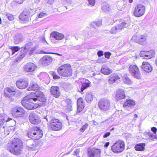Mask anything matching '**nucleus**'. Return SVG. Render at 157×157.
<instances>
[{
  "instance_id": "a878e982",
  "label": "nucleus",
  "mask_w": 157,
  "mask_h": 157,
  "mask_svg": "<svg viewBox=\"0 0 157 157\" xmlns=\"http://www.w3.org/2000/svg\"><path fill=\"white\" fill-rule=\"evenodd\" d=\"M51 36L57 40H61L64 37V35L56 31H53L51 34Z\"/></svg>"
},
{
  "instance_id": "603ef678",
  "label": "nucleus",
  "mask_w": 157,
  "mask_h": 157,
  "mask_svg": "<svg viewBox=\"0 0 157 157\" xmlns=\"http://www.w3.org/2000/svg\"><path fill=\"white\" fill-rule=\"evenodd\" d=\"M80 151L79 149H76L74 151L75 155L78 156V155L79 154Z\"/></svg>"
},
{
  "instance_id": "bf43d9fd",
  "label": "nucleus",
  "mask_w": 157,
  "mask_h": 157,
  "mask_svg": "<svg viewBox=\"0 0 157 157\" xmlns=\"http://www.w3.org/2000/svg\"><path fill=\"white\" fill-rule=\"evenodd\" d=\"M134 117L135 118H136L137 117V114H135L134 115Z\"/></svg>"
},
{
  "instance_id": "cd10ccee",
  "label": "nucleus",
  "mask_w": 157,
  "mask_h": 157,
  "mask_svg": "<svg viewBox=\"0 0 157 157\" xmlns=\"http://www.w3.org/2000/svg\"><path fill=\"white\" fill-rule=\"evenodd\" d=\"M124 24L123 23H121L115 26L112 27L111 29L110 32L112 33H115L118 31L121 30L124 28Z\"/></svg>"
},
{
  "instance_id": "423d86ee",
  "label": "nucleus",
  "mask_w": 157,
  "mask_h": 157,
  "mask_svg": "<svg viewBox=\"0 0 157 157\" xmlns=\"http://www.w3.org/2000/svg\"><path fill=\"white\" fill-rule=\"evenodd\" d=\"M48 126L51 130L58 131L62 129L63 125L60 119L53 118L51 120L49 123Z\"/></svg>"
},
{
  "instance_id": "473e14b6",
  "label": "nucleus",
  "mask_w": 157,
  "mask_h": 157,
  "mask_svg": "<svg viewBox=\"0 0 157 157\" xmlns=\"http://www.w3.org/2000/svg\"><path fill=\"white\" fill-rule=\"evenodd\" d=\"M90 82H85L82 83V86L81 88V92H82L83 90L90 86Z\"/></svg>"
},
{
  "instance_id": "39448f33",
  "label": "nucleus",
  "mask_w": 157,
  "mask_h": 157,
  "mask_svg": "<svg viewBox=\"0 0 157 157\" xmlns=\"http://www.w3.org/2000/svg\"><path fill=\"white\" fill-rule=\"evenodd\" d=\"M33 98V101L36 102L38 101V107L45 105L46 103L47 99L43 92L41 91H36L31 93Z\"/></svg>"
},
{
  "instance_id": "09e8293b",
  "label": "nucleus",
  "mask_w": 157,
  "mask_h": 157,
  "mask_svg": "<svg viewBox=\"0 0 157 157\" xmlns=\"http://www.w3.org/2000/svg\"><path fill=\"white\" fill-rule=\"evenodd\" d=\"M97 54L99 57H101L103 55V52L102 51L99 50Z\"/></svg>"
},
{
  "instance_id": "9d476101",
  "label": "nucleus",
  "mask_w": 157,
  "mask_h": 157,
  "mask_svg": "<svg viewBox=\"0 0 157 157\" xmlns=\"http://www.w3.org/2000/svg\"><path fill=\"white\" fill-rule=\"evenodd\" d=\"M124 142L121 140L117 141L111 147V150L114 153L118 154L122 152L124 149Z\"/></svg>"
},
{
  "instance_id": "79ce46f5",
  "label": "nucleus",
  "mask_w": 157,
  "mask_h": 157,
  "mask_svg": "<svg viewBox=\"0 0 157 157\" xmlns=\"http://www.w3.org/2000/svg\"><path fill=\"white\" fill-rule=\"evenodd\" d=\"M101 20H98L94 22L98 27H99L101 25Z\"/></svg>"
},
{
  "instance_id": "412c9836",
  "label": "nucleus",
  "mask_w": 157,
  "mask_h": 157,
  "mask_svg": "<svg viewBox=\"0 0 157 157\" xmlns=\"http://www.w3.org/2000/svg\"><path fill=\"white\" fill-rule=\"evenodd\" d=\"M16 85L19 89H23L26 88L28 86L29 83L26 80L20 79L17 81Z\"/></svg>"
},
{
  "instance_id": "393cba45",
  "label": "nucleus",
  "mask_w": 157,
  "mask_h": 157,
  "mask_svg": "<svg viewBox=\"0 0 157 157\" xmlns=\"http://www.w3.org/2000/svg\"><path fill=\"white\" fill-rule=\"evenodd\" d=\"M120 79V77L117 74H113L108 77V82L109 84H113Z\"/></svg>"
},
{
  "instance_id": "4d7b16f0",
  "label": "nucleus",
  "mask_w": 157,
  "mask_h": 157,
  "mask_svg": "<svg viewBox=\"0 0 157 157\" xmlns=\"http://www.w3.org/2000/svg\"><path fill=\"white\" fill-rule=\"evenodd\" d=\"M155 65L157 66V57L155 60Z\"/></svg>"
},
{
  "instance_id": "4c0bfd02",
  "label": "nucleus",
  "mask_w": 157,
  "mask_h": 157,
  "mask_svg": "<svg viewBox=\"0 0 157 157\" xmlns=\"http://www.w3.org/2000/svg\"><path fill=\"white\" fill-rule=\"evenodd\" d=\"M26 53V52L25 51L21 50L20 52L19 58L20 59H22L25 56Z\"/></svg>"
},
{
  "instance_id": "dca6fc26",
  "label": "nucleus",
  "mask_w": 157,
  "mask_h": 157,
  "mask_svg": "<svg viewBox=\"0 0 157 157\" xmlns=\"http://www.w3.org/2000/svg\"><path fill=\"white\" fill-rule=\"evenodd\" d=\"M4 93L5 96L12 98L16 94V90L13 87H7L5 88Z\"/></svg>"
},
{
  "instance_id": "f3484780",
  "label": "nucleus",
  "mask_w": 157,
  "mask_h": 157,
  "mask_svg": "<svg viewBox=\"0 0 157 157\" xmlns=\"http://www.w3.org/2000/svg\"><path fill=\"white\" fill-rule=\"evenodd\" d=\"M50 92L51 95L55 98H58L61 95L60 88L58 86H52L50 89Z\"/></svg>"
},
{
  "instance_id": "0eeeda50",
  "label": "nucleus",
  "mask_w": 157,
  "mask_h": 157,
  "mask_svg": "<svg viewBox=\"0 0 157 157\" xmlns=\"http://www.w3.org/2000/svg\"><path fill=\"white\" fill-rule=\"evenodd\" d=\"M130 75L134 78L139 79L142 78V74L139 67L136 65H130L128 67Z\"/></svg>"
},
{
  "instance_id": "3c124183",
  "label": "nucleus",
  "mask_w": 157,
  "mask_h": 157,
  "mask_svg": "<svg viewBox=\"0 0 157 157\" xmlns=\"http://www.w3.org/2000/svg\"><path fill=\"white\" fill-rule=\"evenodd\" d=\"M111 133L110 132H107L105 133L103 136L104 138H106L110 135Z\"/></svg>"
},
{
  "instance_id": "f8f14e48",
  "label": "nucleus",
  "mask_w": 157,
  "mask_h": 157,
  "mask_svg": "<svg viewBox=\"0 0 157 157\" xmlns=\"http://www.w3.org/2000/svg\"><path fill=\"white\" fill-rule=\"evenodd\" d=\"M101 153L100 149L94 147L88 149L87 155L88 157H100Z\"/></svg>"
},
{
  "instance_id": "c85d7f7f",
  "label": "nucleus",
  "mask_w": 157,
  "mask_h": 157,
  "mask_svg": "<svg viewBox=\"0 0 157 157\" xmlns=\"http://www.w3.org/2000/svg\"><path fill=\"white\" fill-rule=\"evenodd\" d=\"M28 90H29L40 91V87L37 83L33 82L29 86Z\"/></svg>"
},
{
  "instance_id": "9b49d317",
  "label": "nucleus",
  "mask_w": 157,
  "mask_h": 157,
  "mask_svg": "<svg viewBox=\"0 0 157 157\" xmlns=\"http://www.w3.org/2000/svg\"><path fill=\"white\" fill-rule=\"evenodd\" d=\"M145 11V7L142 4H139L135 6L133 14L135 17H140L144 14Z\"/></svg>"
},
{
  "instance_id": "7ed1b4c3",
  "label": "nucleus",
  "mask_w": 157,
  "mask_h": 157,
  "mask_svg": "<svg viewBox=\"0 0 157 157\" xmlns=\"http://www.w3.org/2000/svg\"><path fill=\"white\" fill-rule=\"evenodd\" d=\"M27 135L29 138L34 140H37L42 137L43 134L39 127L35 126L29 130Z\"/></svg>"
},
{
  "instance_id": "58836bf2",
  "label": "nucleus",
  "mask_w": 157,
  "mask_h": 157,
  "mask_svg": "<svg viewBox=\"0 0 157 157\" xmlns=\"http://www.w3.org/2000/svg\"><path fill=\"white\" fill-rule=\"evenodd\" d=\"M52 76L53 78L54 79H59L60 78V76L57 75L55 71H52Z\"/></svg>"
},
{
  "instance_id": "4468645a",
  "label": "nucleus",
  "mask_w": 157,
  "mask_h": 157,
  "mask_svg": "<svg viewBox=\"0 0 157 157\" xmlns=\"http://www.w3.org/2000/svg\"><path fill=\"white\" fill-rule=\"evenodd\" d=\"M31 17L30 11L28 10H24L19 15V19L23 22H26L29 21Z\"/></svg>"
},
{
  "instance_id": "6e6552de",
  "label": "nucleus",
  "mask_w": 157,
  "mask_h": 157,
  "mask_svg": "<svg viewBox=\"0 0 157 157\" xmlns=\"http://www.w3.org/2000/svg\"><path fill=\"white\" fill-rule=\"evenodd\" d=\"M98 106L101 110L107 112L110 109V101L107 98H102L98 101Z\"/></svg>"
},
{
  "instance_id": "c9c22d12",
  "label": "nucleus",
  "mask_w": 157,
  "mask_h": 157,
  "mask_svg": "<svg viewBox=\"0 0 157 157\" xmlns=\"http://www.w3.org/2000/svg\"><path fill=\"white\" fill-rule=\"evenodd\" d=\"M123 81L125 84L128 85L131 84L132 82L130 79L128 77H124L123 79Z\"/></svg>"
},
{
  "instance_id": "4be33fe9",
  "label": "nucleus",
  "mask_w": 157,
  "mask_h": 157,
  "mask_svg": "<svg viewBox=\"0 0 157 157\" xmlns=\"http://www.w3.org/2000/svg\"><path fill=\"white\" fill-rule=\"evenodd\" d=\"M147 37L144 35H141L136 37L135 41L136 43L142 45H145L147 44Z\"/></svg>"
},
{
  "instance_id": "1a4fd4ad",
  "label": "nucleus",
  "mask_w": 157,
  "mask_h": 157,
  "mask_svg": "<svg viewBox=\"0 0 157 157\" xmlns=\"http://www.w3.org/2000/svg\"><path fill=\"white\" fill-rule=\"evenodd\" d=\"M25 113V109L20 106H16L13 107L11 110V113L15 118H18L23 117Z\"/></svg>"
},
{
  "instance_id": "a18cd8bd",
  "label": "nucleus",
  "mask_w": 157,
  "mask_h": 157,
  "mask_svg": "<svg viewBox=\"0 0 157 157\" xmlns=\"http://www.w3.org/2000/svg\"><path fill=\"white\" fill-rule=\"evenodd\" d=\"M105 57L107 59H109L110 56L111 55V53L109 52H106L104 53Z\"/></svg>"
},
{
  "instance_id": "5fc2aeb1",
  "label": "nucleus",
  "mask_w": 157,
  "mask_h": 157,
  "mask_svg": "<svg viewBox=\"0 0 157 157\" xmlns=\"http://www.w3.org/2000/svg\"><path fill=\"white\" fill-rule=\"evenodd\" d=\"M109 144L110 143L109 142H107L105 143V144L104 145V147H107L109 145Z\"/></svg>"
},
{
  "instance_id": "864d4df0",
  "label": "nucleus",
  "mask_w": 157,
  "mask_h": 157,
  "mask_svg": "<svg viewBox=\"0 0 157 157\" xmlns=\"http://www.w3.org/2000/svg\"><path fill=\"white\" fill-rule=\"evenodd\" d=\"M49 53V54H54L56 55H57L59 56H62V55L61 54H59L57 53H54V52H47V53Z\"/></svg>"
},
{
  "instance_id": "e433bc0d",
  "label": "nucleus",
  "mask_w": 157,
  "mask_h": 157,
  "mask_svg": "<svg viewBox=\"0 0 157 157\" xmlns=\"http://www.w3.org/2000/svg\"><path fill=\"white\" fill-rule=\"evenodd\" d=\"M88 126V124L85 123L83 125L82 127L79 129V131L82 132H83L87 128Z\"/></svg>"
},
{
  "instance_id": "de8ad7c7",
  "label": "nucleus",
  "mask_w": 157,
  "mask_h": 157,
  "mask_svg": "<svg viewBox=\"0 0 157 157\" xmlns=\"http://www.w3.org/2000/svg\"><path fill=\"white\" fill-rule=\"evenodd\" d=\"M5 123L4 119H0V127L2 126Z\"/></svg>"
},
{
  "instance_id": "13d9d810",
  "label": "nucleus",
  "mask_w": 157,
  "mask_h": 157,
  "mask_svg": "<svg viewBox=\"0 0 157 157\" xmlns=\"http://www.w3.org/2000/svg\"><path fill=\"white\" fill-rule=\"evenodd\" d=\"M133 0H129V2L130 3H132L133 2Z\"/></svg>"
},
{
  "instance_id": "2eb2a0df",
  "label": "nucleus",
  "mask_w": 157,
  "mask_h": 157,
  "mask_svg": "<svg viewBox=\"0 0 157 157\" xmlns=\"http://www.w3.org/2000/svg\"><path fill=\"white\" fill-rule=\"evenodd\" d=\"M155 52L153 50L145 51H141L140 53V56L144 59H150L155 56Z\"/></svg>"
},
{
  "instance_id": "6e6d98bb",
  "label": "nucleus",
  "mask_w": 157,
  "mask_h": 157,
  "mask_svg": "<svg viewBox=\"0 0 157 157\" xmlns=\"http://www.w3.org/2000/svg\"><path fill=\"white\" fill-rule=\"evenodd\" d=\"M12 120V118H8V119L6 121V122H8V121H11Z\"/></svg>"
},
{
  "instance_id": "49530a36",
  "label": "nucleus",
  "mask_w": 157,
  "mask_h": 157,
  "mask_svg": "<svg viewBox=\"0 0 157 157\" xmlns=\"http://www.w3.org/2000/svg\"><path fill=\"white\" fill-rule=\"evenodd\" d=\"M89 4L91 6H94L95 4V0H88Z\"/></svg>"
},
{
  "instance_id": "052dcab7",
  "label": "nucleus",
  "mask_w": 157,
  "mask_h": 157,
  "mask_svg": "<svg viewBox=\"0 0 157 157\" xmlns=\"http://www.w3.org/2000/svg\"><path fill=\"white\" fill-rule=\"evenodd\" d=\"M2 24V19L0 17V25Z\"/></svg>"
},
{
  "instance_id": "8fccbe9b",
  "label": "nucleus",
  "mask_w": 157,
  "mask_h": 157,
  "mask_svg": "<svg viewBox=\"0 0 157 157\" xmlns=\"http://www.w3.org/2000/svg\"><path fill=\"white\" fill-rule=\"evenodd\" d=\"M151 131L153 132L155 134H156L157 131V129L156 127H152L151 128Z\"/></svg>"
},
{
  "instance_id": "a19ab883",
  "label": "nucleus",
  "mask_w": 157,
  "mask_h": 157,
  "mask_svg": "<svg viewBox=\"0 0 157 157\" xmlns=\"http://www.w3.org/2000/svg\"><path fill=\"white\" fill-rule=\"evenodd\" d=\"M116 20H114V18L113 17L109 18L108 20V22L110 25H113Z\"/></svg>"
},
{
  "instance_id": "f704fd0d",
  "label": "nucleus",
  "mask_w": 157,
  "mask_h": 157,
  "mask_svg": "<svg viewBox=\"0 0 157 157\" xmlns=\"http://www.w3.org/2000/svg\"><path fill=\"white\" fill-rule=\"evenodd\" d=\"M15 130V128L12 126H9L7 127L5 130V132H7V134H9L11 131H14Z\"/></svg>"
},
{
  "instance_id": "f03ea898",
  "label": "nucleus",
  "mask_w": 157,
  "mask_h": 157,
  "mask_svg": "<svg viewBox=\"0 0 157 157\" xmlns=\"http://www.w3.org/2000/svg\"><path fill=\"white\" fill-rule=\"evenodd\" d=\"M31 93L29 95L24 97L21 101V105L27 110H34L38 107L37 103L33 102V97Z\"/></svg>"
},
{
  "instance_id": "20e7f679",
  "label": "nucleus",
  "mask_w": 157,
  "mask_h": 157,
  "mask_svg": "<svg viewBox=\"0 0 157 157\" xmlns=\"http://www.w3.org/2000/svg\"><path fill=\"white\" fill-rule=\"evenodd\" d=\"M57 71L60 76L63 77H69L73 74L71 66L69 63L64 64L59 66L57 69Z\"/></svg>"
},
{
  "instance_id": "7c9ffc66",
  "label": "nucleus",
  "mask_w": 157,
  "mask_h": 157,
  "mask_svg": "<svg viewBox=\"0 0 157 157\" xmlns=\"http://www.w3.org/2000/svg\"><path fill=\"white\" fill-rule=\"evenodd\" d=\"M94 95L91 92L87 93L85 96V100L88 103H90L93 100L94 98Z\"/></svg>"
},
{
  "instance_id": "6ab92c4d",
  "label": "nucleus",
  "mask_w": 157,
  "mask_h": 157,
  "mask_svg": "<svg viewBox=\"0 0 157 157\" xmlns=\"http://www.w3.org/2000/svg\"><path fill=\"white\" fill-rule=\"evenodd\" d=\"M37 68L36 65L34 63L29 62L27 63L24 66V70L28 72H32L34 71Z\"/></svg>"
},
{
  "instance_id": "680f3d73",
  "label": "nucleus",
  "mask_w": 157,
  "mask_h": 157,
  "mask_svg": "<svg viewBox=\"0 0 157 157\" xmlns=\"http://www.w3.org/2000/svg\"><path fill=\"white\" fill-rule=\"evenodd\" d=\"M26 47H24V49L25 50L26 49Z\"/></svg>"
},
{
  "instance_id": "ea45409f",
  "label": "nucleus",
  "mask_w": 157,
  "mask_h": 157,
  "mask_svg": "<svg viewBox=\"0 0 157 157\" xmlns=\"http://www.w3.org/2000/svg\"><path fill=\"white\" fill-rule=\"evenodd\" d=\"M65 102L68 106H71L72 105V102L70 98H67L65 100Z\"/></svg>"
},
{
  "instance_id": "ddd939ff",
  "label": "nucleus",
  "mask_w": 157,
  "mask_h": 157,
  "mask_svg": "<svg viewBox=\"0 0 157 157\" xmlns=\"http://www.w3.org/2000/svg\"><path fill=\"white\" fill-rule=\"evenodd\" d=\"M29 119L30 122L34 125L38 124L41 122V120L38 115L34 112H32L30 113Z\"/></svg>"
},
{
  "instance_id": "b1692460",
  "label": "nucleus",
  "mask_w": 157,
  "mask_h": 157,
  "mask_svg": "<svg viewBox=\"0 0 157 157\" xmlns=\"http://www.w3.org/2000/svg\"><path fill=\"white\" fill-rule=\"evenodd\" d=\"M141 67L144 71L147 72H151L152 70V67L147 62H143Z\"/></svg>"
},
{
  "instance_id": "5701e85b",
  "label": "nucleus",
  "mask_w": 157,
  "mask_h": 157,
  "mask_svg": "<svg viewBox=\"0 0 157 157\" xmlns=\"http://www.w3.org/2000/svg\"><path fill=\"white\" fill-rule=\"evenodd\" d=\"M52 58L49 56L46 55L44 56L40 60L41 63L44 65H48L52 62Z\"/></svg>"
},
{
  "instance_id": "c03bdc74",
  "label": "nucleus",
  "mask_w": 157,
  "mask_h": 157,
  "mask_svg": "<svg viewBox=\"0 0 157 157\" xmlns=\"http://www.w3.org/2000/svg\"><path fill=\"white\" fill-rule=\"evenodd\" d=\"M7 16L9 20L10 21H12L14 19V17L11 14H8L7 15Z\"/></svg>"
},
{
  "instance_id": "37998d69",
  "label": "nucleus",
  "mask_w": 157,
  "mask_h": 157,
  "mask_svg": "<svg viewBox=\"0 0 157 157\" xmlns=\"http://www.w3.org/2000/svg\"><path fill=\"white\" fill-rule=\"evenodd\" d=\"M47 15V14L44 12H40L38 14V17L39 18H42L44 17Z\"/></svg>"
},
{
  "instance_id": "72a5a7b5",
  "label": "nucleus",
  "mask_w": 157,
  "mask_h": 157,
  "mask_svg": "<svg viewBox=\"0 0 157 157\" xmlns=\"http://www.w3.org/2000/svg\"><path fill=\"white\" fill-rule=\"evenodd\" d=\"M10 48L12 51V54L13 55L16 52H18L20 49V47L18 46H11Z\"/></svg>"
},
{
  "instance_id": "a211bd4d",
  "label": "nucleus",
  "mask_w": 157,
  "mask_h": 157,
  "mask_svg": "<svg viewBox=\"0 0 157 157\" xmlns=\"http://www.w3.org/2000/svg\"><path fill=\"white\" fill-rule=\"evenodd\" d=\"M77 112L80 113L84 109L85 106V102L82 97L78 98L77 101Z\"/></svg>"
},
{
  "instance_id": "bb28decb",
  "label": "nucleus",
  "mask_w": 157,
  "mask_h": 157,
  "mask_svg": "<svg viewBox=\"0 0 157 157\" xmlns=\"http://www.w3.org/2000/svg\"><path fill=\"white\" fill-rule=\"evenodd\" d=\"M136 104V101L132 99H128L125 100L124 102L123 106L124 107H132Z\"/></svg>"
},
{
  "instance_id": "2f4dec72",
  "label": "nucleus",
  "mask_w": 157,
  "mask_h": 157,
  "mask_svg": "<svg viewBox=\"0 0 157 157\" xmlns=\"http://www.w3.org/2000/svg\"><path fill=\"white\" fill-rule=\"evenodd\" d=\"M101 72L105 75H108L111 73V69L106 66H103L101 69Z\"/></svg>"
},
{
  "instance_id": "f257e3e1",
  "label": "nucleus",
  "mask_w": 157,
  "mask_h": 157,
  "mask_svg": "<svg viewBox=\"0 0 157 157\" xmlns=\"http://www.w3.org/2000/svg\"><path fill=\"white\" fill-rule=\"evenodd\" d=\"M6 148L11 154L15 155H20L22 153L24 149L23 141L19 138H14L9 141Z\"/></svg>"
},
{
  "instance_id": "c756f323",
  "label": "nucleus",
  "mask_w": 157,
  "mask_h": 157,
  "mask_svg": "<svg viewBox=\"0 0 157 157\" xmlns=\"http://www.w3.org/2000/svg\"><path fill=\"white\" fill-rule=\"evenodd\" d=\"M146 144L144 143H139L136 144L135 147L134 149L136 151H143L145 149Z\"/></svg>"
},
{
  "instance_id": "aec40b11",
  "label": "nucleus",
  "mask_w": 157,
  "mask_h": 157,
  "mask_svg": "<svg viewBox=\"0 0 157 157\" xmlns=\"http://www.w3.org/2000/svg\"><path fill=\"white\" fill-rule=\"evenodd\" d=\"M115 97L117 101L124 99L126 97L125 91L121 89L117 90L116 91Z\"/></svg>"
}]
</instances>
